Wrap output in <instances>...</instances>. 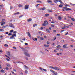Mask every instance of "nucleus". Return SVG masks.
I'll return each mask as SVG.
<instances>
[{
  "label": "nucleus",
  "mask_w": 75,
  "mask_h": 75,
  "mask_svg": "<svg viewBox=\"0 0 75 75\" xmlns=\"http://www.w3.org/2000/svg\"><path fill=\"white\" fill-rule=\"evenodd\" d=\"M21 49L22 50V51H25L24 52V54L25 55H26V56H27V57H30V54L28 53V50H26L23 47H22Z\"/></svg>",
  "instance_id": "nucleus-1"
},
{
  "label": "nucleus",
  "mask_w": 75,
  "mask_h": 75,
  "mask_svg": "<svg viewBox=\"0 0 75 75\" xmlns=\"http://www.w3.org/2000/svg\"><path fill=\"white\" fill-rule=\"evenodd\" d=\"M16 34L12 35L10 37V39H14V37H16Z\"/></svg>",
  "instance_id": "nucleus-2"
},
{
  "label": "nucleus",
  "mask_w": 75,
  "mask_h": 75,
  "mask_svg": "<svg viewBox=\"0 0 75 75\" xmlns=\"http://www.w3.org/2000/svg\"><path fill=\"white\" fill-rule=\"evenodd\" d=\"M29 5H27V4H26L25 5V10H27V9H28L29 8Z\"/></svg>",
  "instance_id": "nucleus-3"
},
{
  "label": "nucleus",
  "mask_w": 75,
  "mask_h": 75,
  "mask_svg": "<svg viewBox=\"0 0 75 75\" xmlns=\"http://www.w3.org/2000/svg\"><path fill=\"white\" fill-rule=\"evenodd\" d=\"M9 27H12V28H14V25L12 23H10L9 25Z\"/></svg>",
  "instance_id": "nucleus-4"
},
{
  "label": "nucleus",
  "mask_w": 75,
  "mask_h": 75,
  "mask_svg": "<svg viewBox=\"0 0 75 75\" xmlns=\"http://www.w3.org/2000/svg\"><path fill=\"white\" fill-rule=\"evenodd\" d=\"M54 69L57 71H61V69L58 67H54Z\"/></svg>",
  "instance_id": "nucleus-5"
},
{
  "label": "nucleus",
  "mask_w": 75,
  "mask_h": 75,
  "mask_svg": "<svg viewBox=\"0 0 75 75\" xmlns=\"http://www.w3.org/2000/svg\"><path fill=\"white\" fill-rule=\"evenodd\" d=\"M67 45L66 44L63 45V48H68V47H67Z\"/></svg>",
  "instance_id": "nucleus-6"
},
{
  "label": "nucleus",
  "mask_w": 75,
  "mask_h": 75,
  "mask_svg": "<svg viewBox=\"0 0 75 75\" xmlns=\"http://www.w3.org/2000/svg\"><path fill=\"white\" fill-rule=\"evenodd\" d=\"M0 23L1 24V25H3L4 24H6V22L4 21H2L0 22Z\"/></svg>",
  "instance_id": "nucleus-7"
},
{
  "label": "nucleus",
  "mask_w": 75,
  "mask_h": 75,
  "mask_svg": "<svg viewBox=\"0 0 75 75\" xmlns=\"http://www.w3.org/2000/svg\"><path fill=\"white\" fill-rule=\"evenodd\" d=\"M44 23L46 25H48V22L47 21H45L44 22Z\"/></svg>",
  "instance_id": "nucleus-8"
},
{
  "label": "nucleus",
  "mask_w": 75,
  "mask_h": 75,
  "mask_svg": "<svg viewBox=\"0 0 75 75\" xmlns=\"http://www.w3.org/2000/svg\"><path fill=\"white\" fill-rule=\"evenodd\" d=\"M27 21L28 22H30V21H32V18H30L28 19L27 20Z\"/></svg>",
  "instance_id": "nucleus-9"
},
{
  "label": "nucleus",
  "mask_w": 75,
  "mask_h": 75,
  "mask_svg": "<svg viewBox=\"0 0 75 75\" xmlns=\"http://www.w3.org/2000/svg\"><path fill=\"white\" fill-rule=\"evenodd\" d=\"M28 35L30 37V38H31V35L30 34V32H28Z\"/></svg>",
  "instance_id": "nucleus-10"
},
{
  "label": "nucleus",
  "mask_w": 75,
  "mask_h": 75,
  "mask_svg": "<svg viewBox=\"0 0 75 75\" xmlns=\"http://www.w3.org/2000/svg\"><path fill=\"white\" fill-rule=\"evenodd\" d=\"M58 19L59 20H61L62 19V17H61V16H59L58 17Z\"/></svg>",
  "instance_id": "nucleus-11"
},
{
  "label": "nucleus",
  "mask_w": 75,
  "mask_h": 75,
  "mask_svg": "<svg viewBox=\"0 0 75 75\" xmlns=\"http://www.w3.org/2000/svg\"><path fill=\"white\" fill-rule=\"evenodd\" d=\"M44 46L45 47V48H47V47H49V45H44Z\"/></svg>",
  "instance_id": "nucleus-12"
},
{
  "label": "nucleus",
  "mask_w": 75,
  "mask_h": 75,
  "mask_svg": "<svg viewBox=\"0 0 75 75\" xmlns=\"http://www.w3.org/2000/svg\"><path fill=\"white\" fill-rule=\"evenodd\" d=\"M47 2L48 3H52V1L51 0H48Z\"/></svg>",
  "instance_id": "nucleus-13"
},
{
  "label": "nucleus",
  "mask_w": 75,
  "mask_h": 75,
  "mask_svg": "<svg viewBox=\"0 0 75 75\" xmlns=\"http://www.w3.org/2000/svg\"><path fill=\"white\" fill-rule=\"evenodd\" d=\"M24 67L25 68V69H28V67L24 65Z\"/></svg>",
  "instance_id": "nucleus-14"
},
{
  "label": "nucleus",
  "mask_w": 75,
  "mask_h": 75,
  "mask_svg": "<svg viewBox=\"0 0 75 75\" xmlns=\"http://www.w3.org/2000/svg\"><path fill=\"white\" fill-rule=\"evenodd\" d=\"M66 11H69V10H71V9H70L69 8H67L66 9Z\"/></svg>",
  "instance_id": "nucleus-15"
},
{
  "label": "nucleus",
  "mask_w": 75,
  "mask_h": 75,
  "mask_svg": "<svg viewBox=\"0 0 75 75\" xmlns=\"http://www.w3.org/2000/svg\"><path fill=\"white\" fill-rule=\"evenodd\" d=\"M46 8H45V7H44L43 8H41L40 9V10H45Z\"/></svg>",
  "instance_id": "nucleus-16"
},
{
  "label": "nucleus",
  "mask_w": 75,
  "mask_h": 75,
  "mask_svg": "<svg viewBox=\"0 0 75 75\" xmlns=\"http://www.w3.org/2000/svg\"><path fill=\"white\" fill-rule=\"evenodd\" d=\"M18 6L19 7H23V5L19 4L18 5Z\"/></svg>",
  "instance_id": "nucleus-17"
},
{
  "label": "nucleus",
  "mask_w": 75,
  "mask_h": 75,
  "mask_svg": "<svg viewBox=\"0 0 75 75\" xmlns=\"http://www.w3.org/2000/svg\"><path fill=\"white\" fill-rule=\"evenodd\" d=\"M46 30L48 32V33H50V31H49V29L47 28L46 29Z\"/></svg>",
  "instance_id": "nucleus-18"
},
{
  "label": "nucleus",
  "mask_w": 75,
  "mask_h": 75,
  "mask_svg": "<svg viewBox=\"0 0 75 75\" xmlns=\"http://www.w3.org/2000/svg\"><path fill=\"white\" fill-rule=\"evenodd\" d=\"M57 48H61V46L60 45H58L57 46Z\"/></svg>",
  "instance_id": "nucleus-19"
},
{
  "label": "nucleus",
  "mask_w": 75,
  "mask_h": 75,
  "mask_svg": "<svg viewBox=\"0 0 75 75\" xmlns=\"http://www.w3.org/2000/svg\"><path fill=\"white\" fill-rule=\"evenodd\" d=\"M10 52H8L7 53V55H8L9 56H10Z\"/></svg>",
  "instance_id": "nucleus-20"
},
{
  "label": "nucleus",
  "mask_w": 75,
  "mask_h": 75,
  "mask_svg": "<svg viewBox=\"0 0 75 75\" xmlns=\"http://www.w3.org/2000/svg\"><path fill=\"white\" fill-rule=\"evenodd\" d=\"M58 1V0H54V2L55 3H57Z\"/></svg>",
  "instance_id": "nucleus-21"
},
{
  "label": "nucleus",
  "mask_w": 75,
  "mask_h": 75,
  "mask_svg": "<svg viewBox=\"0 0 75 75\" xmlns=\"http://www.w3.org/2000/svg\"><path fill=\"white\" fill-rule=\"evenodd\" d=\"M37 3H42V1H40V0H38L37 1Z\"/></svg>",
  "instance_id": "nucleus-22"
},
{
  "label": "nucleus",
  "mask_w": 75,
  "mask_h": 75,
  "mask_svg": "<svg viewBox=\"0 0 75 75\" xmlns=\"http://www.w3.org/2000/svg\"><path fill=\"white\" fill-rule=\"evenodd\" d=\"M59 7H63V6L62 5L60 4V5H59Z\"/></svg>",
  "instance_id": "nucleus-23"
},
{
  "label": "nucleus",
  "mask_w": 75,
  "mask_h": 75,
  "mask_svg": "<svg viewBox=\"0 0 75 75\" xmlns=\"http://www.w3.org/2000/svg\"><path fill=\"white\" fill-rule=\"evenodd\" d=\"M6 65L7 67H10V65L9 64H6Z\"/></svg>",
  "instance_id": "nucleus-24"
},
{
  "label": "nucleus",
  "mask_w": 75,
  "mask_h": 75,
  "mask_svg": "<svg viewBox=\"0 0 75 75\" xmlns=\"http://www.w3.org/2000/svg\"><path fill=\"white\" fill-rule=\"evenodd\" d=\"M58 1H59V2H60L62 4V1H61V0H58Z\"/></svg>",
  "instance_id": "nucleus-25"
},
{
  "label": "nucleus",
  "mask_w": 75,
  "mask_h": 75,
  "mask_svg": "<svg viewBox=\"0 0 75 75\" xmlns=\"http://www.w3.org/2000/svg\"><path fill=\"white\" fill-rule=\"evenodd\" d=\"M49 68H52V69H54V67H52V66H50L49 67Z\"/></svg>",
  "instance_id": "nucleus-26"
},
{
  "label": "nucleus",
  "mask_w": 75,
  "mask_h": 75,
  "mask_svg": "<svg viewBox=\"0 0 75 75\" xmlns=\"http://www.w3.org/2000/svg\"><path fill=\"white\" fill-rule=\"evenodd\" d=\"M50 71L51 72H53V73H54L55 72V71H53V70H50Z\"/></svg>",
  "instance_id": "nucleus-27"
},
{
  "label": "nucleus",
  "mask_w": 75,
  "mask_h": 75,
  "mask_svg": "<svg viewBox=\"0 0 75 75\" xmlns=\"http://www.w3.org/2000/svg\"><path fill=\"white\" fill-rule=\"evenodd\" d=\"M49 16V14H45V17H48Z\"/></svg>",
  "instance_id": "nucleus-28"
},
{
  "label": "nucleus",
  "mask_w": 75,
  "mask_h": 75,
  "mask_svg": "<svg viewBox=\"0 0 75 75\" xmlns=\"http://www.w3.org/2000/svg\"><path fill=\"white\" fill-rule=\"evenodd\" d=\"M40 39L41 40H44V39L42 37H41L40 38Z\"/></svg>",
  "instance_id": "nucleus-29"
},
{
  "label": "nucleus",
  "mask_w": 75,
  "mask_h": 75,
  "mask_svg": "<svg viewBox=\"0 0 75 75\" xmlns=\"http://www.w3.org/2000/svg\"><path fill=\"white\" fill-rule=\"evenodd\" d=\"M0 31H1L2 32H3V31H4V30L2 29H0Z\"/></svg>",
  "instance_id": "nucleus-30"
},
{
  "label": "nucleus",
  "mask_w": 75,
  "mask_h": 75,
  "mask_svg": "<svg viewBox=\"0 0 75 75\" xmlns=\"http://www.w3.org/2000/svg\"><path fill=\"white\" fill-rule=\"evenodd\" d=\"M37 24H35L33 25V27H35V26H37Z\"/></svg>",
  "instance_id": "nucleus-31"
},
{
  "label": "nucleus",
  "mask_w": 75,
  "mask_h": 75,
  "mask_svg": "<svg viewBox=\"0 0 75 75\" xmlns=\"http://www.w3.org/2000/svg\"><path fill=\"white\" fill-rule=\"evenodd\" d=\"M4 46L6 47H8V45H7V44H5Z\"/></svg>",
  "instance_id": "nucleus-32"
},
{
  "label": "nucleus",
  "mask_w": 75,
  "mask_h": 75,
  "mask_svg": "<svg viewBox=\"0 0 75 75\" xmlns=\"http://www.w3.org/2000/svg\"><path fill=\"white\" fill-rule=\"evenodd\" d=\"M40 69L42 71V70L43 71V69H43L41 67H40Z\"/></svg>",
  "instance_id": "nucleus-33"
},
{
  "label": "nucleus",
  "mask_w": 75,
  "mask_h": 75,
  "mask_svg": "<svg viewBox=\"0 0 75 75\" xmlns=\"http://www.w3.org/2000/svg\"><path fill=\"white\" fill-rule=\"evenodd\" d=\"M71 20L72 21H75V19L74 18H71Z\"/></svg>",
  "instance_id": "nucleus-34"
},
{
  "label": "nucleus",
  "mask_w": 75,
  "mask_h": 75,
  "mask_svg": "<svg viewBox=\"0 0 75 75\" xmlns=\"http://www.w3.org/2000/svg\"><path fill=\"white\" fill-rule=\"evenodd\" d=\"M48 12H49V13H50L52 11L51 10H48Z\"/></svg>",
  "instance_id": "nucleus-35"
},
{
  "label": "nucleus",
  "mask_w": 75,
  "mask_h": 75,
  "mask_svg": "<svg viewBox=\"0 0 75 75\" xmlns=\"http://www.w3.org/2000/svg\"><path fill=\"white\" fill-rule=\"evenodd\" d=\"M13 34H16V33H17V31H14L13 32Z\"/></svg>",
  "instance_id": "nucleus-36"
},
{
  "label": "nucleus",
  "mask_w": 75,
  "mask_h": 75,
  "mask_svg": "<svg viewBox=\"0 0 75 75\" xmlns=\"http://www.w3.org/2000/svg\"><path fill=\"white\" fill-rule=\"evenodd\" d=\"M13 31H14V30H12L10 31V33H13Z\"/></svg>",
  "instance_id": "nucleus-37"
},
{
  "label": "nucleus",
  "mask_w": 75,
  "mask_h": 75,
  "mask_svg": "<svg viewBox=\"0 0 75 75\" xmlns=\"http://www.w3.org/2000/svg\"><path fill=\"white\" fill-rule=\"evenodd\" d=\"M28 71L27 70H26L25 71V74H27V73H28Z\"/></svg>",
  "instance_id": "nucleus-38"
},
{
  "label": "nucleus",
  "mask_w": 75,
  "mask_h": 75,
  "mask_svg": "<svg viewBox=\"0 0 75 75\" xmlns=\"http://www.w3.org/2000/svg\"><path fill=\"white\" fill-rule=\"evenodd\" d=\"M25 38H23L22 39V40L23 41H25Z\"/></svg>",
  "instance_id": "nucleus-39"
},
{
  "label": "nucleus",
  "mask_w": 75,
  "mask_h": 75,
  "mask_svg": "<svg viewBox=\"0 0 75 75\" xmlns=\"http://www.w3.org/2000/svg\"><path fill=\"white\" fill-rule=\"evenodd\" d=\"M56 38H57V37H54V38L53 41H54V40H56Z\"/></svg>",
  "instance_id": "nucleus-40"
},
{
  "label": "nucleus",
  "mask_w": 75,
  "mask_h": 75,
  "mask_svg": "<svg viewBox=\"0 0 75 75\" xmlns=\"http://www.w3.org/2000/svg\"><path fill=\"white\" fill-rule=\"evenodd\" d=\"M57 74H58L57 72L54 73V75H57Z\"/></svg>",
  "instance_id": "nucleus-41"
},
{
  "label": "nucleus",
  "mask_w": 75,
  "mask_h": 75,
  "mask_svg": "<svg viewBox=\"0 0 75 75\" xmlns=\"http://www.w3.org/2000/svg\"><path fill=\"white\" fill-rule=\"evenodd\" d=\"M67 7H63V8H64V9H65V10H66V9H67Z\"/></svg>",
  "instance_id": "nucleus-42"
},
{
  "label": "nucleus",
  "mask_w": 75,
  "mask_h": 75,
  "mask_svg": "<svg viewBox=\"0 0 75 75\" xmlns=\"http://www.w3.org/2000/svg\"><path fill=\"white\" fill-rule=\"evenodd\" d=\"M6 60H7V61H10V59L7 58H6Z\"/></svg>",
  "instance_id": "nucleus-43"
},
{
  "label": "nucleus",
  "mask_w": 75,
  "mask_h": 75,
  "mask_svg": "<svg viewBox=\"0 0 75 75\" xmlns=\"http://www.w3.org/2000/svg\"><path fill=\"white\" fill-rule=\"evenodd\" d=\"M42 25L43 26H45V25H45V23H43L42 24Z\"/></svg>",
  "instance_id": "nucleus-44"
},
{
  "label": "nucleus",
  "mask_w": 75,
  "mask_h": 75,
  "mask_svg": "<svg viewBox=\"0 0 75 75\" xmlns=\"http://www.w3.org/2000/svg\"><path fill=\"white\" fill-rule=\"evenodd\" d=\"M35 41H37V38H35Z\"/></svg>",
  "instance_id": "nucleus-45"
},
{
  "label": "nucleus",
  "mask_w": 75,
  "mask_h": 75,
  "mask_svg": "<svg viewBox=\"0 0 75 75\" xmlns=\"http://www.w3.org/2000/svg\"><path fill=\"white\" fill-rule=\"evenodd\" d=\"M50 42H49V41H47V44H50Z\"/></svg>",
  "instance_id": "nucleus-46"
},
{
  "label": "nucleus",
  "mask_w": 75,
  "mask_h": 75,
  "mask_svg": "<svg viewBox=\"0 0 75 75\" xmlns=\"http://www.w3.org/2000/svg\"><path fill=\"white\" fill-rule=\"evenodd\" d=\"M25 59H26V60H27L28 61V57H25Z\"/></svg>",
  "instance_id": "nucleus-47"
},
{
  "label": "nucleus",
  "mask_w": 75,
  "mask_h": 75,
  "mask_svg": "<svg viewBox=\"0 0 75 75\" xmlns=\"http://www.w3.org/2000/svg\"><path fill=\"white\" fill-rule=\"evenodd\" d=\"M13 48L14 49H15V50H16V49H17V48L16 47H13Z\"/></svg>",
  "instance_id": "nucleus-48"
},
{
  "label": "nucleus",
  "mask_w": 75,
  "mask_h": 75,
  "mask_svg": "<svg viewBox=\"0 0 75 75\" xmlns=\"http://www.w3.org/2000/svg\"><path fill=\"white\" fill-rule=\"evenodd\" d=\"M28 45V43H25V45Z\"/></svg>",
  "instance_id": "nucleus-49"
},
{
  "label": "nucleus",
  "mask_w": 75,
  "mask_h": 75,
  "mask_svg": "<svg viewBox=\"0 0 75 75\" xmlns=\"http://www.w3.org/2000/svg\"><path fill=\"white\" fill-rule=\"evenodd\" d=\"M43 71H45V72H47V70L45 69H43Z\"/></svg>",
  "instance_id": "nucleus-50"
},
{
  "label": "nucleus",
  "mask_w": 75,
  "mask_h": 75,
  "mask_svg": "<svg viewBox=\"0 0 75 75\" xmlns=\"http://www.w3.org/2000/svg\"><path fill=\"white\" fill-rule=\"evenodd\" d=\"M12 35V33H9L8 34V35Z\"/></svg>",
  "instance_id": "nucleus-51"
},
{
  "label": "nucleus",
  "mask_w": 75,
  "mask_h": 75,
  "mask_svg": "<svg viewBox=\"0 0 75 75\" xmlns=\"http://www.w3.org/2000/svg\"><path fill=\"white\" fill-rule=\"evenodd\" d=\"M1 72H4V71L3 70H1Z\"/></svg>",
  "instance_id": "nucleus-52"
},
{
  "label": "nucleus",
  "mask_w": 75,
  "mask_h": 75,
  "mask_svg": "<svg viewBox=\"0 0 75 75\" xmlns=\"http://www.w3.org/2000/svg\"><path fill=\"white\" fill-rule=\"evenodd\" d=\"M51 26L52 27H54V25H51Z\"/></svg>",
  "instance_id": "nucleus-53"
},
{
  "label": "nucleus",
  "mask_w": 75,
  "mask_h": 75,
  "mask_svg": "<svg viewBox=\"0 0 75 75\" xmlns=\"http://www.w3.org/2000/svg\"><path fill=\"white\" fill-rule=\"evenodd\" d=\"M61 42H64V40H61Z\"/></svg>",
  "instance_id": "nucleus-54"
},
{
  "label": "nucleus",
  "mask_w": 75,
  "mask_h": 75,
  "mask_svg": "<svg viewBox=\"0 0 75 75\" xmlns=\"http://www.w3.org/2000/svg\"><path fill=\"white\" fill-rule=\"evenodd\" d=\"M57 35L58 36H60V35H60V34H57Z\"/></svg>",
  "instance_id": "nucleus-55"
},
{
  "label": "nucleus",
  "mask_w": 75,
  "mask_h": 75,
  "mask_svg": "<svg viewBox=\"0 0 75 75\" xmlns=\"http://www.w3.org/2000/svg\"><path fill=\"white\" fill-rule=\"evenodd\" d=\"M6 70H8V68L7 67H6Z\"/></svg>",
  "instance_id": "nucleus-56"
},
{
  "label": "nucleus",
  "mask_w": 75,
  "mask_h": 75,
  "mask_svg": "<svg viewBox=\"0 0 75 75\" xmlns=\"http://www.w3.org/2000/svg\"><path fill=\"white\" fill-rule=\"evenodd\" d=\"M51 23H52V24H54L55 23V22L54 21H52L51 22Z\"/></svg>",
  "instance_id": "nucleus-57"
},
{
  "label": "nucleus",
  "mask_w": 75,
  "mask_h": 75,
  "mask_svg": "<svg viewBox=\"0 0 75 75\" xmlns=\"http://www.w3.org/2000/svg\"><path fill=\"white\" fill-rule=\"evenodd\" d=\"M5 56V57H7V58H8V57L7 55H6V54H5L4 55Z\"/></svg>",
  "instance_id": "nucleus-58"
},
{
  "label": "nucleus",
  "mask_w": 75,
  "mask_h": 75,
  "mask_svg": "<svg viewBox=\"0 0 75 75\" xmlns=\"http://www.w3.org/2000/svg\"><path fill=\"white\" fill-rule=\"evenodd\" d=\"M10 8L11 9H12V8H13V7H12V6H10Z\"/></svg>",
  "instance_id": "nucleus-59"
},
{
  "label": "nucleus",
  "mask_w": 75,
  "mask_h": 75,
  "mask_svg": "<svg viewBox=\"0 0 75 75\" xmlns=\"http://www.w3.org/2000/svg\"><path fill=\"white\" fill-rule=\"evenodd\" d=\"M2 20L3 21H5V20L4 19H3Z\"/></svg>",
  "instance_id": "nucleus-60"
},
{
  "label": "nucleus",
  "mask_w": 75,
  "mask_h": 75,
  "mask_svg": "<svg viewBox=\"0 0 75 75\" xmlns=\"http://www.w3.org/2000/svg\"><path fill=\"white\" fill-rule=\"evenodd\" d=\"M11 72H12V73L13 74H14V72H13V71H11Z\"/></svg>",
  "instance_id": "nucleus-61"
},
{
  "label": "nucleus",
  "mask_w": 75,
  "mask_h": 75,
  "mask_svg": "<svg viewBox=\"0 0 75 75\" xmlns=\"http://www.w3.org/2000/svg\"><path fill=\"white\" fill-rule=\"evenodd\" d=\"M16 14H20V12H17V13H16Z\"/></svg>",
  "instance_id": "nucleus-62"
},
{
  "label": "nucleus",
  "mask_w": 75,
  "mask_h": 75,
  "mask_svg": "<svg viewBox=\"0 0 75 75\" xmlns=\"http://www.w3.org/2000/svg\"><path fill=\"white\" fill-rule=\"evenodd\" d=\"M68 18H71V16H69Z\"/></svg>",
  "instance_id": "nucleus-63"
},
{
  "label": "nucleus",
  "mask_w": 75,
  "mask_h": 75,
  "mask_svg": "<svg viewBox=\"0 0 75 75\" xmlns=\"http://www.w3.org/2000/svg\"><path fill=\"white\" fill-rule=\"evenodd\" d=\"M68 33L67 32L66 33H65V35H68Z\"/></svg>",
  "instance_id": "nucleus-64"
}]
</instances>
